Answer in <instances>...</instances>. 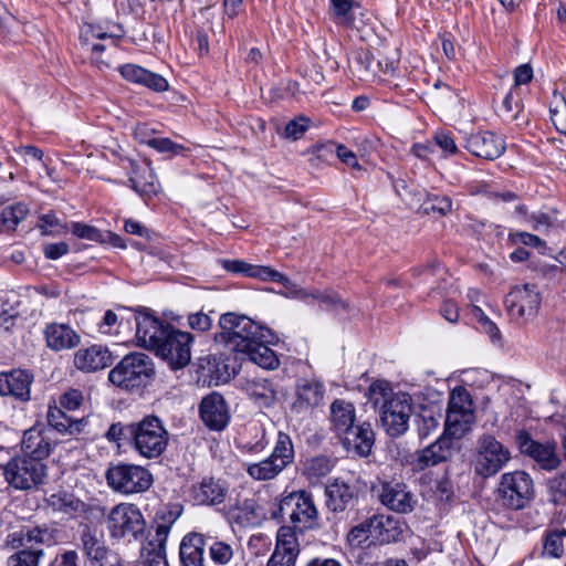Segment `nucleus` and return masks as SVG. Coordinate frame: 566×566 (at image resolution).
Segmentation results:
<instances>
[{"instance_id":"obj_23","label":"nucleus","mask_w":566,"mask_h":566,"mask_svg":"<svg viewBox=\"0 0 566 566\" xmlns=\"http://www.w3.org/2000/svg\"><path fill=\"white\" fill-rule=\"evenodd\" d=\"M33 374L27 369L0 373V396H12L22 402L31 399Z\"/></svg>"},{"instance_id":"obj_18","label":"nucleus","mask_w":566,"mask_h":566,"mask_svg":"<svg viewBox=\"0 0 566 566\" xmlns=\"http://www.w3.org/2000/svg\"><path fill=\"white\" fill-rule=\"evenodd\" d=\"M300 554V544L294 528L281 526L276 534L274 552L270 556L266 566H295Z\"/></svg>"},{"instance_id":"obj_64","label":"nucleus","mask_w":566,"mask_h":566,"mask_svg":"<svg viewBox=\"0 0 566 566\" xmlns=\"http://www.w3.org/2000/svg\"><path fill=\"white\" fill-rule=\"evenodd\" d=\"M142 85H145L155 92H165L169 87L168 82L164 76L148 70L144 76Z\"/></svg>"},{"instance_id":"obj_62","label":"nucleus","mask_w":566,"mask_h":566,"mask_svg":"<svg viewBox=\"0 0 566 566\" xmlns=\"http://www.w3.org/2000/svg\"><path fill=\"white\" fill-rule=\"evenodd\" d=\"M308 128V119L300 117L297 119L290 120L284 128V134L287 138L294 140L298 139Z\"/></svg>"},{"instance_id":"obj_14","label":"nucleus","mask_w":566,"mask_h":566,"mask_svg":"<svg viewBox=\"0 0 566 566\" xmlns=\"http://www.w3.org/2000/svg\"><path fill=\"white\" fill-rule=\"evenodd\" d=\"M412 412L411 398L408 394L398 392L396 397L380 408L381 424L392 437L405 433Z\"/></svg>"},{"instance_id":"obj_58","label":"nucleus","mask_w":566,"mask_h":566,"mask_svg":"<svg viewBox=\"0 0 566 566\" xmlns=\"http://www.w3.org/2000/svg\"><path fill=\"white\" fill-rule=\"evenodd\" d=\"M82 402L83 394L77 389H70L60 397L57 407L72 411L78 409Z\"/></svg>"},{"instance_id":"obj_25","label":"nucleus","mask_w":566,"mask_h":566,"mask_svg":"<svg viewBox=\"0 0 566 566\" xmlns=\"http://www.w3.org/2000/svg\"><path fill=\"white\" fill-rule=\"evenodd\" d=\"M227 494L228 484L214 478H203L190 489V496L198 505H219L224 502Z\"/></svg>"},{"instance_id":"obj_51","label":"nucleus","mask_w":566,"mask_h":566,"mask_svg":"<svg viewBox=\"0 0 566 566\" xmlns=\"http://www.w3.org/2000/svg\"><path fill=\"white\" fill-rule=\"evenodd\" d=\"M249 270L250 277H256L263 281L277 282L283 284L285 287L291 286V281L289 277L269 266L251 265V269Z\"/></svg>"},{"instance_id":"obj_63","label":"nucleus","mask_w":566,"mask_h":566,"mask_svg":"<svg viewBox=\"0 0 566 566\" xmlns=\"http://www.w3.org/2000/svg\"><path fill=\"white\" fill-rule=\"evenodd\" d=\"M118 70L125 80L137 84L143 83L144 76L147 72L146 69L136 64H125L119 66Z\"/></svg>"},{"instance_id":"obj_60","label":"nucleus","mask_w":566,"mask_h":566,"mask_svg":"<svg viewBox=\"0 0 566 566\" xmlns=\"http://www.w3.org/2000/svg\"><path fill=\"white\" fill-rule=\"evenodd\" d=\"M509 237L513 244L545 248V242L539 237L528 232H511Z\"/></svg>"},{"instance_id":"obj_48","label":"nucleus","mask_w":566,"mask_h":566,"mask_svg":"<svg viewBox=\"0 0 566 566\" xmlns=\"http://www.w3.org/2000/svg\"><path fill=\"white\" fill-rule=\"evenodd\" d=\"M43 549H22L9 556L7 566H39Z\"/></svg>"},{"instance_id":"obj_32","label":"nucleus","mask_w":566,"mask_h":566,"mask_svg":"<svg viewBox=\"0 0 566 566\" xmlns=\"http://www.w3.org/2000/svg\"><path fill=\"white\" fill-rule=\"evenodd\" d=\"M326 505L333 512L345 511L354 501V489L340 479H335L325 489Z\"/></svg>"},{"instance_id":"obj_3","label":"nucleus","mask_w":566,"mask_h":566,"mask_svg":"<svg viewBox=\"0 0 566 566\" xmlns=\"http://www.w3.org/2000/svg\"><path fill=\"white\" fill-rule=\"evenodd\" d=\"M221 339L233 350L243 353L255 340H268L270 331L244 315L226 313L220 317Z\"/></svg>"},{"instance_id":"obj_19","label":"nucleus","mask_w":566,"mask_h":566,"mask_svg":"<svg viewBox=\"0 0 566 566\" xmlns=\"http://www.w3.org/2000/svg\"><path fill=\"white\" fill-rule=\"evenodd\" d=\"M199 413L202 422L214 431L223 430L230 420V412L224 398L212 392L202 398L199 406Z\"/></svg>"},{"instance_id":"obj_4","label":"nucleus","mask_w":566,"mask_h":566,"mask_svg":"<svg viewBox=\"0 0 566 566\" xmlns=\"http://www.w3.org/2000/svg\"><path fill=\"white\" fill-rule=\"evenodd\" d=\"M1 468L8 484L20 491L38 489L48 476L45 463L30 455H15Z\"/></svg>"},{"instance_id":"obj_27","label":"nucleus","mask_w":566,"mask_h":566,"mask_svg":"<svg viewBox=\"0 0 566 566\" xmlns=\"http://www.w3.org/2000/svg\"><path fill=\"white\" fill-rule=\"evenodd\" d=\"M81 542L91 566H106L108 547L102 533L85 526L81 533Z\"/></svg>"},{"instance_id":"obj_30","label":"nucleus","mask_w":566,"mask_h":566,"mask_svg":"<svg viewBox=\"0 0 566 566\" xmlns=\"http://www.w3.org/2000/svg\"><path fill=\"white\" fill-rule=\"evenodd\" d=\"M44 334L48 347L55 352L71 349L81 340L80 335L66 324H49Z\"/></svg>"},{"instance_id":"obj_33","label":"nucleus","mask_w":566,"mask_h":566,"mask_svg":"<svg viewBox=\"0 0 566 566\" xmlns=\"http://www.w3.org/2000/svg\"><path fill=\"white\" fill-rule=\"evenodd\" d=\"M184 566H207L205 562V539L199 534L185 536L179 549Z\"/></svg>"},{"instance_id":"obj_46","label":"nucleus","mask_w":566,"mask_h":566,"mask_svg":"<svg viewBox=\"0 0 566 566\" xmlns=\"http://www.w3.org/2000/svg\"><path fill=\"white\" fill-rule=\"evenodd\" d=\"M333 468L329 458L325 455L314 457L304 463V473L310 480H317L327 475Z\"/></svg>"},{"instance_id":"obj_34","label":"nucleus","mask_w":566,"mask_h":566,"mask_svg":"<svg viewBox=\"0 0 566 566\" xmlns=\"http://www.w3.org/2000/svg\"><path fill=\"white\" fill-rule=\"evenodd\" d=\"M182 513V506L178 503L167 504L156 513L155 534L159 541H167L172 524Z\"/></svg>"},{"instance_id":"obj_20","label":"nucleus","mask_w":566,"mask_h":566,"mask_svg":"<svg viewBox=\"0 0 566 566\" xmlns=\"http://www.w3.org/2000/svg\"><path fill=\"white\" fill-rule=\"evenodd\" d=\"M516 442L521 452L530 455L542 469L554 470L558 467L559 458L556 454L554 444L536 442L526 431L517 433Z\"/></svg>"},{"instance_id":"obj_49","label":"nucleus","mask_w":566,"mask_h":566,"mask_svg":"<svg viewBox=\"0 0 566 566\" xmlns=\"http://www.w3.org/2000/svg\"><path fill=\"white\" fill-rule=\"evenodd\" d=\"M551 120L555 128L566 135V103L562 95H555L549 107Z\"/></svg>"},{"instance_id":"obj_61","label":"nucleus","mask_w":566,"mask_h":566,"mask_svg":"<svg viewBox=\"0 0 566 566\" xmlns=\"http://www.w3.org/2000/svg\"><path fill=\"white\" fill-rule=\"evenodd\" d=\"M434 86L439 90L437 98L442 106L447 109L455 108L459 103L458 94L447 84H436Z\"/></svg>"},{"instance_id":"obj_56","label":"nucleus","mask_w":566,"mask_h":566,"mask_svg":"<svg viewBox=\"0 0 566 566\" xmlns=\"http://www.w3.org/2000/svg\"><path fill=\"white\" fill-rule=\"evenodd\" d=\"M71 231L74 235H76L80 239H85L95 242H99V240H102V231H99L95 227L85 223L72 222Z\"/></svg>"},{"instance_id":"obj_17","label":"nucleus","mask_w":566,"mask_h":566,"mask_svg":"<svg viewBox=\"0 0 566 566\" xmlns=\"http://www.w3.org/2000/svg\"><path fill=\"white\" fill-rule=\"evenodd\" d=\"M46 421L51 431L55 430L62 436H69L78 439L82 436L91 433L88 417L74 419L67 416L64 412V409H61L56 405L49 406L46 411Z\"/></svg>"},{"instance_id":"obj_22","label":"nucleus","mask_w":566,"mask_h":566,"mask_svg":"<svg viewBox=\"0 0 566 566\" xmlns=\"http://www.w3.org/2000/svg\"><path fill=\"white\" fill-rule=\"evenodd\" d=\"M54 443L51 429L43 424H34L23 433L21 441L23 455L43 461L51 454Z\"/></svg>"},{"instance_id":"obj_9","label":"nucleus","mask_w":566,"mask_h":566,"mask_svg":"<svg viewBox=\"0 0 566 566\" xmlns=\"http://www.w3.org/2000/svg\"><path fill=\"white\" fill-rule=\"evenodd\" d=\"M542 297L535 284L525 283L514 286L505 296L504 305L512 321L526 323L538 313Z\"/></svg>"},{"instance_id":"obj_47","label":"nucleus","mask_w":566,"mask_h":566,"mask_svg":"<svg viewBox=\"0 0 566 566\" xmlns=\"http://www.w3.org/2000/svg\"><path fill=\"white\" fill-rule=\"evenodd\" d=\"M395 394L386 380H376L371 382L368 388V398L369 400L377 407L381 408L382 405L387 403V401L391 400L392 397H396Z\"/></svg>"},{"instance_id":"obj_41","label":"nucleus","mask_w":566,"mask_h":566,"mask_svg":"<svg viewBox=\"0 0 566 566\" xmlns=\"http://www.w3.org/2000/svg\"><path fill=\"white\" fill-rule=\"evenodd\" d=\"M370 526L378 532L384 542H396L401 535L399 522L392 516L379 515L370 520Z\"/></svg>"},{"instance_id":"obj_59","label":"nucleus","mask_w":566,"mask_h":566,"mask_svg":"<svg viewBox=\"0 0 566 566\" xmlns=\"http://www.w3.org/2000/svg\"><path fill=\"white\" fill-rule=\"evenodd\" d=\"M433 144L447 155H454L458 151L457 144L452 136L446 132H437L433 136Z\"/></svg>"},{"instance_id":"obj_43","label":"nucleus","mask_w":566,"mask_h":566,"mask_svg":"<svg viewBox=\"0 0 566 566\" xmlns=\"http://www.w3.org/2000/svg\"><path fill=\"white\" fill-rule=\"evenodd\" d=\"M129 182L132 188L142 196L156 195L159 189V184L148 166L144 167L143 175L134 171V175L129 177Z\"/></svg>"},{"instance_id":"obj_1","label":"nucleus","mask_w":566,"mask_h":566,"mask_svg":"<svg viewBox=\"0 0 566 566\" xmlns=\"http://www.w3.org/2000/svg\"><path fill=\"white\" fill-rule=\"evenodd\" d=\"M332 430L340 439L345 449L359 457H367L374 446V431L370 423H357L355 406L336 399L329 407Z\"/></svg>"},{"instance_id":"obj_39","label":"nucleus","mask_w":566,"mask_h":566,"mask_svg":"<svg viewBox=\"0 0 566 566\" xmlns=\"http://www.w3.org/2000/svg\"><path fill=\"white\" fill-rule=\"evenodd\" d=\"M124 35V30L119 24L112 23L107 25L101 24H85L82 28L81 36L84 41L90 42L93 39L113 41L120 39Z\"/></svg>"},{"instance_id":"obj_44","label":"nucleus","mask_w":566,"mask_h":566,"mask_svg":"<svg viewBox=\"0 0 566 566\" xmlns=\"http://www.w3.org/2000/svg\"><path fill=\"white\" fill-rule=\"evenodd\" d=\"M209 555L213 564L218 566H226L234 558L235 548L229 542L213 541L209 545Z\"/></svg>"},{"instance_id":"obj_13","label":"nucleus","mask_w":566,"mask_h":566,"mask_svg":"<svg viewBox=\"0 0 566 566\" xmlns=\"http://www.w3.org/2000/svg\"><path fill=\"white\" fill-rule=\"evenodd\" d=\"M282 515H289L294 528L300 531L313 528L318 521V511L313 497L305 491L292 492L280 502Z\"/></svg>"},{"instance_id":"obj_10","label":"nucleus","mask_w":566,"mask_h":566,"mask_svg":"<svg viewBox=\"0 0 566 566\" xmlns=\"http://www.w3.org/2000/svg\"><path fill=\"white\" fill-rule=\"evenodd\" d=\"M474 420L473 402L464 387H455L450 395L446 417V430L454 437L463 436Z\"/></svg>"},{"instance_id":"obj_2","label":"nucleus","mask_w":566,"mask_h":566,"mask_svg":"<svg viewBox=\"0 0 566 566\" xmlns=\"http://www.w3.org/2000/svg\"><path fill=\"white\" fill-rule=\"evenodd\" d=\"M130 446L145 459L159 458L168 447L169 432L156 416L129 423Z\"/></svg>"},{"instance_id":"obj_24","label":"nucleus","mask_w":566,"mask_h":566,"mask_svg":"<svg viewBox=\"0 0 566 566\" xmlns=\"http://www.w3.org/2000/svg\"><path fill=\"white\" fill-rule=\"evenodd\" d=\"M325 387L318 379H300L295 387V400L292 409L298 413L318 407L324 399Z\"/></svg>"},{"instance_id":"obj_38","label":"nucleus","mask_w":566,"mask_h":566,"mask_svg":"<svg viewBox=\"0 0 566 566\" xmlns=\"http://www.w3.org/2000/svg\"><path fill=\"white\" fill-rule=\"evenodd\" d=\"M48 504L54 511L74 515L85 510V503L66 492L53 493L48 499Z\"/></svg>"},{"instance_id":"obj_16","label":"nucleus","mask_w":566,"mask_h":566,"mask_svg":"<svg viewBox=\"0 0 566 566\" xmlns=\"http://www.w3.org/2000/svg\"><path fill=\"white\" fill-rule=\"evenodd\" d=\"M136 339L140 347L156 350L168 333L170 324L163 322L148 312H138L136 317Z\"/></svg>"},{"instance_id":"obj_21","label":"nucleus","mask_w":566,"mask_h":566,"mask_svg":"<svg viewBox=\"0 0 566 566\" xmlns=\"http://www.w3.org/2000/svg\"><path fill=\"white\" fill-rule=\"evenodd\" d=\"M464 148L475 157L494 160L504 153L505 144L492 132H478L465 138Z\"/></svg>"},{"instance_id":"obj_12","label":"nucleus","mask_w":566,"mask_h":566,"mask_svg":"<svg viewBox=\"0 0 566 566\" xmlns=\"http://www.w3.org/2000/svg\"><path fill=\"white\" fill-rule=\"evenodd\" d=\"M192 342L190 333L171 326L155 354L166 360L171 369H181L190 363Z\"/></svg>"},{"instance_id":"obj_40","label":"nucleus","mask_w":566,"mask_h":566,"mask_svg":"<svg viewBox=\"0 0 566 566\" xmlns=\"http://www.w3.org/2000/svg\"><path fill=\"white\" fill-rule=\"evenodd\" d=\"M283 471L284 469L270 457L247 465L248 475L255 481L273 480Z\"/></svg>"},{"instance_id":"obj_53","label":"nucleus","mask_w":566,"mask_h":566,"mask_svg":"<svg viewBox=\"0 0 566 566\" xmlns=\"http://www.w3.org/2000/svg\"><path fill=\"white\" fill-rule=\"evenodd\" d=\"M38 228L43 235H57L66 231V227L52 211L39 218Z\"/></svg>"},{"instance_id":"obj_55","label":"nucleus","mask_w":566,"mask_h":566,"mask_svg":"<svg viewBox=\"0 0 566 566\" xmlns=\"http://www.w3.org/2000/svg\"><path fill=\"white\" fill-rule=\"evenodd\" d=\"M337 144L327 142L323 144H316L312 147L310 154L313 166H318L321 161L327 163L329 158L336 154Z\"/></svg>"},{"instance_id":"obj_5","label":"nucleus","mask_w":566,"mask_h":566,"mask_svg":"<svg viewBox=\"0 0 566 566\" xmlns=\"http://www.w3.org/2000/svg\"><path fill=\"white\" fill-rule=\"evenodd\" d=\"M106 481L113 491L123 495H133L148 491L154 483V476L145 467L119 463L107 470Z\"/></svg>"},{"instance_id":"obj_6","label":"nucleus","mask_w":566,"mask_h":566,"mask_svg":"<svg viewBox=\"0 0 566 566\" xmlns=\"http://www.w3.org/2000/svg\"><path fill=\"white\" fill-rule=\"evenodd\" d=\"M154 374L151 359L143 353H130L109 371L108 379L117 387L134 389L146 385Z\"/></svg>"},{"instance_id":"obj_26","label":"nucleus","mask_w":566,"mask_h":566,"mask_svg":"<svg viewBox=\"0 0 566 566\" xmlns=\"http://www.w3.org/2000/svg\"><path fill=\"white\" fill-rule=\"evenodd\" d=\"M228 515L242 527L255 526L264 518L263 509L254 499L237 500L234 504L229 505Z\"/></svg>"},{"instance_id":"obj_31","label":"nucleus","mask_w":566,"mask_h":566,"mask_svg":"<svg viewBox=\"0 0 566 566\" xmlns=\"http://www.w3.org/2000/svg\"><path fill=\"white\" fill-rule=\"evenodd\" d=\"M243 389L259 407L269 408L276 400V386L271 379L258 377L248 379Z\"/></svg>"},{"instance_id":"obj_54","label":"nucleus","mask_w":566,"mask_h":566,"mask_svg":"<svg viewBox=\"0 0 566 566\" xmlns=\"http://www.w3.org/2000/svg\"><path fill=\"white\" fill-rule=\"evenodd\" d=\"M146 144L161 154H169L177 156L184 153L185 147L180 144L172 142L169 138L154 137L146 142Z\"/></svg>"},{"instance_id":"obj_50","label":"nucleus","mask_w":566,"mask_h":566,"mask_svg":"<svg viewBox=\"0 0 566 566\" xmlns=\"http://www.w3.org/2000/svg\"><path fill=\"white\" fill-rule=\"evenodd\" d=\"M565 537L566 530L548 533L544 542V554L554 558L560 557L564 553Z\"/></svg>"},{"instance_id":"obj_15","label":"nucleus","mask_w":566,"mask_h":566,"mask_svg":"<svg viewBox=\"0 0 566 566\" xmlns=\"http://www.w3.org/2000/svg\"><path fill=\"white\" fill-rule=\"evenodd\" d=\"M380 503L388 510L408 514L415 510L418 500L409 486L400 481H382L377 489Z\"/></svg>"},{"instance_id":"obj_42","label":"nucleus","mask_w":566,"mask_h":566,"mask_svg":"<svg viewBox=\"0 0 566 566\" xmlns=\"http://www.w3.org/2000/svg\"><path fill=\"white\" fill-rule=\"evenodd\" d=\"M283 469H286L295 457L292 439L284 432H279L272 453L269 455Z\"/></svg>"},{"instance_id":"obj_57","label":"nucleus","mask_w":566,"mask_h":566,"mask_svg":"<svg viewBox=\"0 0 566 566\" xmlns=\"http://www.w3.org/2000/svg\"><path fill=\"white\" fill-rule=\"evenodd\" d=\"M120 321L117 313L113 310H107L104 313L102 321L98 323V331L106 335L118 333Z\"/></svg>"},{"instance_id":"obj_45","label":"nucleus","mask_w":566,"mask_h":566,"mask_svg":"<svg viewBox=\"0 0 566 566\" xmlns=\"http://www.w3.org/2000/svg\"><path fill=\"white\" fill-rule=\"evenodd\" d=\"M522 105L517 88L512 87L509 93L503 97L501 105L497 108L499 115L509 122L518 118Z\"/></svg>"},{"instance_id":"obj_28","label":"nucleus","mask_w":566,"mask_h":566,"mask_svg":"<svg viewBox=\"0 0 566 566\" xmlns=\"http://www.w3.org/2000/svg\"><path fill=\"white\" fill-rule=\"evenodd\" d=\"M112 364V355L107 348L93 345L78 349L74 355V365L83 371L104 369Z\"/></svg>"},{"instance_id":"obj_36","label":"nucleus","mask_w":566,"mask_h":566,"mask_svg":"<svg viewBox=\"0 0 566 566\" xmlns=\"http://www.w3.org/2000/svg\"><path fill=\"white\" fill-rule=\"evenodd\" d=\"M265 340H255L243 354L249 359L264 369H275L280 365V360L270 347L264 345Z\"/></svg>"},{"instance_id":"obj_29","label":"nucleus","mask_w":566,"mask_h":566,"mask_svg":"<svg viewBox=\"0 0 566 566\" xmlns=\"http://www.w3.org/2000/svg\"><path fill=\"white\" fill-rule=\"evenodd\" d=\"M452 455V441L449 438L440 437L437 441L424 448L418 453L415 461L417 470H423L429 467L447 461Z\"/></svg>"},{"instance_id":"obj_8","label":"nucleus","mask_w":566,"mask_h":566,"mask_svg":"<svg viewBox=\"0 0 566 566\" xmlns=\"http://www.w3.org/2000/svg\"><path fill=\"white\" fill-rule=\"evenodd\" d=\"M106 526L112 538L136 539L145 530V520L137 505L119 503L108 512Z\"/></svg>"},{"instance_id":"obj_11","label":"nucleus","mask_w":566,"mask_h":566,"mask_svg":"<svg viewBox=\"0 0 566 566\" xmlns=\"http://www.w3.org/2000/svg\"><path fill=\"white\" fill-rule=\"evenodd\" d=\"M497 494L505 507L523 509L532 499L533 480L524 471L504 473L501 476Z\"/></svg>"},{"instance_id":"obj_7","label":"nucleus","mask_w":566,"mask_h":566,"mask_svg":"<svg viewBox=\"0 0 566 566\" xmlns=\"http://www.w3.org/2000/svg\"><path fill=\"white\" fill-rule=\"evenodd\" d=\"M511 458L507 447L495 437L483 434L476 442L474 472L482 478L493 476L509 463Z\"/></svg>"},{"instance_id":"obj_37","label":"nucleus","mask_w":566,"mask_h":566,"mask_svg":"<svg viewBox=\"0 0 566 566\" xmlns=\"http://www.w3.org/2000/svg\"><path fill=\"white\" fill-rule=\"evenodd\" d=\"M29 213L25 203L18 202L2 209L0 214V232H14L20 222H22Z\"/></svg>"},{"instance_id":"obj_35","label":"nucleus","mask_w":566,"mask_h":566,"mask_svg":"<svg viewBox=\"0 0 566 566\" xmlns=\"http://www.w3.org/2000/svg\"><path fill=\"white\" fill-rule=\"evenodd\" d=\"M166 542L150 536L142 549V560L138 566H168L166 558Z\"/></svg>"},{"instance_id":"obj_52","label":"nucleus","mask_w":566,"mask_h":566,"mask_svg":"<svg viewBox=\"0 0 566 566\" xmlns=\"http://www.w3.org/2000/svg\"><path fill=\"white\" fill-rule=\"evenodd\" d=\"M301 297L303 300H308L310 297L313 298V300H318L319 302H322L323 304H325L327 307H331L333 310H337L338 307L340 308H347V304L345 301H343L336 293L334 292H319V291H314L312 293H308V292H305V291H302L301 292Z\"/></svg>"}]
</instances>
